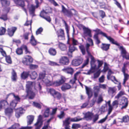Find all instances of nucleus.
I'll use <instances>...</instances> for the list:
<instances>
[{"label": "nucleus", "instance_id": "1", "mask_svg": "<svg viewBox=\"0 0 129 129\" xmlns=\"http://www.w3.org/2000/svg\"><path fill=\"white\" fill-rule=\"evenodd\" d=\"M93 31L95 32L94 34L93 38L94 40L96 41V43L99 46V44L101 43V41L99 39L98 35L100 34L104 37L106 38L109 41L113 44H115L118 46H119V44L115 40L110 36H108L107 34L102 32L100 29L98 28L95 29L93 30Z\"/></svg>", "mask_w": 129, "mask_h": 129}, {"label": "nucleus", "instance_id": "2", "mask_svg": "<svg viewBox=\"0 0 129 129\" xmlns=\"http://www.w3.org/2000/svg\"><path fill=\"white\" fill-rule=\"evenodd\" d=\"M26 86L27 95L29 96V99H33L35 96V94L32 90L33 82L30 81L27 82Z\"/></svg>", "mask_w": 129, "mask_h": 129}, {"label": "nucleus", "instance_id": "3", "mask_svg": "<svg viewBox=\"0 0 129 129\" xmlns=\"http://www.w3.org/2000/svg\"><path fill=\"white\" fill-rule=\"evenodd\" d=\"M33 61V58L30 56L27 55L23 58L22 62L25 65H29L31 63H32Z\"/></svg>", "mask_w": 129, "mask_h": 129}, {"label": "nucleus", "instance_id": "4", "mask_svg": "<svg viewBox=\"0 0 129 129\" xmlns=\"http://www.w3.org/2000/svg\"><path fill=\"white\" fill-rule=\"evenodd\" d=\"M50 94L54 97V98H57L59 99L61 97V94L59 92L56 91L53 88H51L49 89Z\"/></svg>", "mask_w": 129, "mask_h": 129}, {"label": "nucleus", "instance_id": "5", "mask_svg": "<svg viewBox=\"0 0 129 129\" xmlns=\"http://www.w3.org/2000/svg\"><path fill=\"white\" fill-rule=\"evenodd\" d=\"M0 52L3 56L6 57V62L9 64H11L12 63V61L10 57L9 56H6L5 52L2 48L0 47Z\"/></svg>", "mask_w": 129, "mask_h": 129}, {"label": "nucleus", "instance_id": "6", "mask_svg": "<svg viewBox=\"0 0 129 129\" xmlns=\"http://www.w3.org/2000/svg\"><path fill=\"white\" fill-rule=\"evenodd\" d=\"M83 35L85 37L88 36L90 37H92L91 30L88 27H86L85 26L83 27Z\"/></svg>", "mask_w": 129, "mask_h": 129}, {"label": "nucleus", "instance_id": "7", "mask_svg": "<svg viewBox=\"0 0 129 129\" xmlns=\"http://www.w3.org/2000/svg\"><path fill=\"white\" fill-rule=\"evenodd\" d=\"M66 80V78L63 76H61L60 79L54 82L53 83V84L56 86H59L63 83Z\"/></svg>", "mask_w": 129, "mask_h": 129}, {"label": "nucleus", "instance_id": "8", "mask_svg": "<svg viewBox=\"0 0 129 129\" xmlns=\"http://www.w3.org/2000/svg\"><path fill=\"white\" fill-rule=\"evenodd\" d=\"M42 116L41 115L39 116L37 122L35 124V129H40L42 124Z\"/></svg>", "mask_w": 129, "mask_h": 129}, {"label": "nucleus", "instance_id": "9", "mask_svg": "<svg viewBox=\"0 0 129 129\" xmlns=\"http://www.w3.org/2000/svg\"><path fill=\"white\" fill-rule=\"evenodd\" d=\"M120 104L122 105L121 109L125 108L128 105L127 99L125 97H123L120 102Z\"/></svg>", "mask_w": 129, "mask_h": 129}, {"label": "nucleus", "instance_id": "10", "mask_svg": "<svg viewBox=\"0 0 129 129\" xmlns=\"http://www.w3.org/2000/svg\"><path fill=\"white\" fill-rule=\"evenodd\" d=\"M25 112V110L22 108H20L16 109L15 110V115L16 117L19 118L20 115Z\"/></svg>", "mask_w": 129, "mask_h": 129}, {"label": "nucleus", "instance_id": "11", "mask_svg": "<svg viewBox=\"0 0 129 129\" xmlns=\"http://www.w3.org/2000/svg\"><path fill=\"white\" fill-rule=\"evenodd\" d=\"M77 12L75 10L72 9H71L70 11L68 10L65 15L68 17H70L72 16L73 15H77Z\"/></svg>", "mask_w": 129, "mask_h": 129}, {"label": "nucleus", "instance_id": "12", "mask_svg": "<svg viewBox=\"0 0 129 129\" xmlns=\"http://www.w3.org/2000/svg\"><path fill=\"white\" fill-rule=\"evenodd\" d=\"M84 116L83 119H85L87 120H90L92 119V117L93 113L91 112H88L84 114Z\"/></svg>", "mask_w": 129, "mask_h": 129}, {"label": "nucleus", "instance_id": "13", "mask_svg": "<svg viewBox=\"0 0 129 129\" xmlns=\"http://www.w3.org/2000/svg\"><path fill=\"white\" fill-rule=\"evenodd\" d=\"M9 8H7L6 9L3 10L4 12L5 13L2 15L0 17V19L3 20L4 21H6L8 19L7 14L9 12Z\"/></svg>", "mask_w": 129, "mask_h": 129}, {"label": "nucleus", "instance_id": "14", "mask_svg": "<svg viewBox=\"0 0 129 129\" xmlns=\"http://www.w3.org/2000/svg\"><path fill=\"white\" fill-rule=\"evenodd\" d=\"M62 70L63 72L71 75L73 74L74 72L73 69L69 67H65Z\"/></svg>", "mask_w": 129, "mask_h": 129}, {"label": "nucleus", "instance_id": "15", "mask_svg": "<svg viewBox=\"0 0 129 129\" xmlns=\"http://www.w3.org/2000/svg\"><path fill=\"white\" fill-rule=\"evenodd\" d=\"M83 60L82 58L73 60L72 62V64L74 66H78L82 62Z\"/></svg>", "mask_w": 129, "mask_h": 129}, {"label": "nucleus", "instance_id": "16", "mask_svg": "<svg viewBox=\"0 0 129 129\" xmlns=\"http://www.w3.org/2000/svg\"><path fill=\"white\" fill-rule=\"evenodd\" d=\"M17 29V28L15 27H13L10 28H8L7 31L8 35L10 36H12Z\"/></svg>", "mask_w": 129, "mask_h": 129}, {"label": "nucleus", "instance_id": "17", "mask_svg": "<svg viewBox=\"0 0 129 129\" xmlns=\"http://www.w3.org/2000/svg\"><path fill=\"white\" fill-rule=\"evenodd\" d=\"M59 62L63 64L67 65L69 63V60L68 58L66 57H62L60 59Z\"/></svg>", "mask_w": 129, "mask_h": 129}, {"label": "nucleus", "instance_id": "18", "mask_svg": "<svg viewBox=\"0 0 129 129\" xmlns=\"http://www.w3.org/2000/svg\"><path fill=\"white\" fill-rule=\"evenodd\" d=\"M58 37L59 39L61 40H64L65 37L64 30L61 29H60L59 30V32L57 34Z\"/></svg>", "mask_w": 129, "mask_h": 129}, {"label": "nucleus", "instance_id": "19", "mask_svg": "<svg viewBox=\"0 0 129 129\" xmlns=\"http://www.w3.org/2000/svg\"><path fill=\"white\" fill-rule=\"evenodd\" d=\"M11 79L14 82H16L17 79V73L15 71L13 70L11 72Z\"/></svg>", "mask_w": 129, "mask_h": 129}, {"label": "nucleus", "instance_id": "20", "mask_svg": "<svg viewBox=\"0 0 129 129\" xmlns=\"http://www.w3.org/2000/svg\"><path fill=\"white\" fill-rule=\"evenodd\" d=\"M3 7L5 8L9 6L10 4V0H0Z\"/></svg>", "mask_w": 129, "mask_h": 129}, {"label": "nucleus", "instance_id": "21", "mask_svg": "<svg viewBox=\"0 0 129 129\" xmlns=\"http://www.w3.org/2000/svg\"><path fill=\"white\" fill-rule=\"evenodd\" d=\"M8 106V103L5 100H2L0 101V108H5Z\"/></svg>", "mask_w": 129, "mask_h": 129}, {"label": "nucleus", "instance_id": "22", "mask_svg": "<svg viewBox=\"0 0 129 129\" xmlns=\"http://www.w3.org/2000/svg\"><path fill=\"white\" fill-rule=\"evenodd\" d=\"M116 89L115 87H109L108 90V93L110 95L113 96L115 94Z\"/></svg>", "mask_w": 129, "mask_h": 129}, {"label": "nucleus", "instance_id": "23", "mask_svg": "<svg viewBox=\"0 0 129 129\" xmlns=\"http://www.w3.org/2000/svg\"><path fill=\"white\" fill-rule=\"evenodd\" d=\"M5 115L8 117L10 116L13 113V109L10 108L6 109L5 111Z\"/></svg>", "mask_w": 129, "mask_h": 129}, {"label": "nucleus", "instance_id": "24", "mask_svg": "<svg viewBox=\"0 0 129 129\" xmlns=\"http://www.w3.org/2000/svg\"><path fill=\"white\" fill-rule=\"evenodd\" d=\"M27 125H30L32 123L34 118V116L33 115H29L27 116Z\"/></svg>", "mask_w": 129, "mask_h": 129}, {"label": "nucleus", "instance_id": "25", "mask_svg": "<svg viewBox=\"0 0 129 129\" xmlns=\"http://www.w3.org/2000/svg\"><path fill=\"white\" fill-rule=\"evenodd\" d=\"M93 89L94 96L96 98L99 93L100 90V88L98 86H95L93 87Z\"/></svg>", "mask_w": 129, "mask_h": 129}, {"label": "nucleus", "instance_id": "26", "mask_svg": "<svg viewBox=\"0 0 129 129\" xmlns=\"http://www.w3.org/2000/svg\"><path fill=\"white\" fill-rule=\"evenodd\" d=\"M85 87L86 90V93L88 95V98H90L92 96V95L91 93V88L87 87L86 86H85Z\"/></svg>", "mask_w": 129, "mask_h": 129}, {"label": "nucleus", "instance_id": "27", "mask_svg": "<svg viewBox=\"0 0 129 129\" xmlns=\"http://www.w3.org/2000/svg\"><path fill=\"white\" fill-rule=\"evenodd\" d=\"M29 72H23L21 74V78L23 79H24L28 77L29 75Z\"/></svg>", "mask_w": 129, "mask_h": 129}, {"label": "nucleus", "instance_id": "28", "mask_svg": "<svg viewBox=\"0 0 129 129\" xmlns=\"http://www.w3.org/2000/svg\"><path fill=\"white\" fill-rule=\"evenodd\" d=\"M71 86L70 85L67 84H65L63 85L61 87L62 90L63 91H65L66 90L70 89Z\"/></svg>", "mask_w": 129, "mask_h": 129}, {"label": "nucleus", "instance_id": "29", "mask_svg": "<svg viewBox=\"0 0 129 129\" xmlns=\"http://www.w3.org/2000/svg\"><path fill=\"white\" fill-rule=\"evenodd\" d=\"M99 116L98 114H96L94 115L93 114L91 120H92L93 123H95L99 119Z\"/></svg>", "mask_w": 129, "mask_h": 129}, {"label": "nucleus", "instance_id": "30", "mask_svg": "<svg viewBox=\"0 0 129 129\" xmlns=\"http://www.w3.org/2000/svg\"><path fill=\"white\" fill-rule=\"evenodd\" d=\"M110 45L109 44L103 43L102 44V46L101 47V48L103 50L106 51L109 49Z\"/></svg>", "mask_w": 129, "mask_h": 129}, {"label": "nucleus", "instance_id": "31", "mask_svg": "<svg viewBox=\"0 0 129 129\" xmlns=\"http://www.w3.org/2000/svg\"><path fill=\"white\" fill-rule=\"evenodd\" d=\"M96 65L95 64H91V69L88 71L87 73H85V74L86 75H90L94 71L92 70H94L96 68Z\"/></svg>", "mask_w": 129, "mask_h": 129}, {"label": "nucleus", "instance_id": "32", "mask_svg": "<svg viewBox=\"0 0 129 129\" xmlns=\"http://www.w3.org/2000/svg\"><path fill=\"white\" fill-rule=\"evenodd\" d=\"M30 42L33 46H35L37 44V42L33 35L31 36Z\"/></svg>", "mask_w": 129, "mask_h": 129}, {"label": "nucleus", "instance_id": "33", "mask_svg": "<svg viewBox=\"0 0 129 129\" xmlns=\"http://www.w3.org/2000/svg\"><path fill=\"white\" fill-rule=\"evenodd\" d=\"M35 7L33 5H31L30 7L29 8V11L30 14H31L33 16H34L35 11Z\"/></svg>", "mask_w": 129, "mask_h": 129}, {"label": "nucleus", "instance_id": "34", "mask_svg": "<svg viewBox=\"0 0 129 129\" xmlns=\"http://www.w3.org/2000/svg\"><path fill=\"white\" fill-rule=\"evenodd\" d=\"M70 117H68L66 118L65 120L63 121V126L69 125L70 124Z\"/></svg>", "mask_w": 129, "mask_h": 129}, {"label": "nucleus", "instance_id": "35", "mask_svg": "<svg viewBox=\"0 0 129 129\" xmlns=\"http://www.w3.org/2000/svg\"><path fill=\"white\" fill-rule=\"evenodd\" d=\"M83 119V118H80L79 116H77L74 118L70 117V121L73 122H76L79 121Z\"/></svg>", "mask_w": 129, "mask_h": 129}, {"label": "nucleus", "instance_id": "36", "mask_svg": "<svg viewBox=\"0 0 129 129\" xmlns=\"http://www.w3.org/2000/svg\"><path fill=\"white\" fill-rule=\"evenodd\" d=\"M38 75L37 72L35 71H33L32 72L31 74L30 75V77L33 79H35L37 77Z\"/></svg>", "mask_w": 129, "mask_h": 129}, {"label": "nucleus", "instance_id": "37", "mask_svg": "<svg viewBox=\"0 0 129 129\" xmlns=\"http://www.w3.org/2000/svg\"><path fill=\"white\" fill-rule=\"evenodd\" d=\"M42 81L48 85H51V81L46 77H45L44 78H43Z\"/></svg>", "mask_w": 129, "mask_h": 129}, {"label": "nucleus", "instance_id": "38", "mask_svg": "<svg viewBox=\"0 0 129 129\" xmlns=\"http://www.w3.org/2000/svg\"><path fill=\"white\" fill-rule=\"evenodd\" d=\"M49 52L51 55H55L56 54V51L55 49L52 48L49 49Z\"/></svg>", "mask_w": 129, "mask_h": 129}, {"label": "nucleus", "instance_id": "39", "mask_svg": "<svg viewBox=\"0 0 129 129\" xmlns=\"http://www.w3.org/2000/svg\"><path fill=\"white\" fill-rule=\"evenodd\" d=\"M59 47L61 50L64 51L66 49V45L62 43H59Z\"/></svg>", "mask_w": 129, "mask_h": 129}, {"label": "nucleus", "instance_id": "40", "mask_svg": "<svg viewBox=\"0 0 129 129\" xmlns=\"http://www.w3.org/2000/svg\"><path fill=\"white\" fill-rule=\"evenodd\" d=\"M19 124L18 123H15L11 127L8 128V129H16L19 126Z\"/></svg>", "mask_w": 129, "mask_h": 129}, {"label": "nucleus", "instance_id": "41", "mask_svg": "<svg viewBox=\"0 0 129 129\" xmlns=\"http://www.w3.org/2000/svg\"><path fill=\"white\" fill-rule=\"evenodd\" d=\"M62 20L63 22V23L65 24L66 33L67 35V36L68 37H69V27L65 21L63 20Z\"/></svg>", "mask_w": 129, "mask_h": 129}, {"label": "nucleus", "instance_id": "42", "mask_svg": "<svg viewBox=\"0 0 129 129\" xmlns=\"http://www.w3.org/2000/svg\"><path fill=\"white\" fill-rule=\"evenodd\" d=\"M77 48L74 46L72 45L70 46L69 49V51L72 53L75 51L77 50Z\"/></svg>", "mask_w": 129, "mask_h": 129}, {"label": "nucleus", "instance_id": "43", "mask_svg": "<svg viewBox=\"0 0 129 129\" xmlns=\"http://www.w3.org/2000/svg\"><path fill=\"white\" fill-rule=\"evenodd\" d=\"M103 101V97L101 95H99L96 101V102L98 104H100Z\"/></svg>", "mask_w": 129, "mask_h": 129}, {"label": "nucleus", "instance_id": "44", "mask_svg": "<svg viewBox=\"0 0 129 129\" xmlns=\"http://www.w3.org/2000/svg\"><path fill=\"white\" fill-rule=\"evenodd\" d=\"M125 94L124 92L123 91H121L119 92L117 95L115 96V98L118 99L120 97Z\"/></svg>", "mask_w": 129, "mask_h": 129}, {"label": "nucleus", "instance_id": "45", "mask_svg": "<svg viewBox=\"0 0 129 129\" xmlns=\"http://www.w3.org/2000/svg\"><path fill=\"white\" fill-rule=\"evenodd\" d=\"M124 78L123 79V84L124 85L126 81L128 79L129 77V75L125 73L123 74Z\"/></svg>", "mask_w": 129, "mask_h": 129}, {"label": "nucleus", "instance_id": "46", "mask_svg": "<svg viewBox=\"0 0 129 129\" xmlns=\"http://www.w3.org/2000/svg\"><path fill=\"white\" fill-rule=\"evenodd\" d=\"M22 49L21 47L20 48H18L16 50V53L19 55L22 54L23 53Z\"/></svg>", "mask_w": 129, "mask_h": 129}, {"label": "nucleus", "instance_id": "47", "mask_svg": "<svg viewBox=\"0 0 129 129\" xmlns=\"http://www.w3.org/2000/svg\"><path fill=\"white\" fill-rule=\"evenodd\" d=\"M120 49L121 50L122 56L123 55H125L127 53L126 50L123 48L122 46H120L119 47Z\"/></svg>", "mask_w": 129, "mask_h": 129}, {"label": "nucleus", "instance_id": "48", "mask_svg": "<svg viewBox=\"0 0 129 129\" xmlns=\"http://www.w3.org/2000/svg\"><path fill=\"white\" fill-rule=\"evenodd\" d=\"M6 29L5 28L1 27L0 28V35H4L6 32Z\"/></svg>", "mask_w": 129, "mask_h": 129}, {"label": "nucleus", "instance_id": "49", "mask_svg": "<svg viewBox=\"0 0 129 129\" xmlns=\"http://www.w3.org/2000/svg\"><path fill=\"white\" fill-rule=\"evenodd\" d=\"M118 102L117 100H115L113 101L112 103V106L113 108H116L118 106Z\"/></svg>", "mask_w": 129, "mask_h": 129}, {"label": "nucleus", "instance_id": "50", "mask_svg": "<svg viewBox=\"0 0 129 129\" xmlns=\"http://www.w3.org/2000/svg\"><path fill=\"white\" fill-rule=\"evenodd\" d=\"M79 47L83 55L85 54V50L84 46L83 45H80L79 46Z\"/></svg>", "mask_w": 129, "mask_h": 129}, {"label": "nucleus", "instance_id": "51", "mask_svg": "<svg viewBox=\"0 0 129 129\" xmlns=\"http://www.w3.org/2000/svg\"><path fill=\"white\" fill-rule=\"evenodd\" d=\"M17 103V102H16V100H13L10 103V105L12 107L15 108L16 107Z\"/></svg>", "mask_w": 129, "mask_h": 129}, {"label": "nucleus", "instance_id": "52", "mask_svg": "<svg viewBox=\"0 0 129 129\" xmlns=\"http://www.w3.org/2000/svg\"><path fill=\"white\" fill-rule=\"evenodd\" d=\"M49 12L48 11H47V10H46L45 11L44 10H43L42 11H41L40 14V16L41 17V14H42V15H43V16L44 17H45L46 15L48 14Z\"/></svg>", "mask_w": 129, "mask_h": 129}, {"label": "nucleus", "instance_id": "53", "mask_svg": "<svg viewBox=\"0 0 129 129\" xmlns=\"http://www.w3.org/2000/svg\"><path fill=\"white\" fill-rule=\"evenodd\" d=\"M45 77H46L45 76V73H40L39 75V79H38L39 81H41V79H42V80L43 78H44Z\"/></svg>", "mask_w": 129, "mask_h": 129}, {"label": "nucleus", "instance_id": "54", "mask_svg": "<svg viewBox=\"0 0 129 129\" xmlns=\"http://www.w3.org/2000/svg\"><path fill=\"white\" fill-rule=\"evenodd\" d=\"M33 105L34 106L39 109H40L41 108V105L39 103L33 102Z\"/></svg>", "mask_w": 129, "mask_h": 129}, {"label": "nucleus", "instance_id": "55", "mask_svg": "<svg viewBox=\"0 0 129 129\" xmlns=\"http://www.w3.org/2000/svg\"><path fill=\"white\" fill-rule=\"evenodd\" d=\"M80 125L79 124L74 123L72 125V129H77L80 127Z\"/></svg>", "mask_w": 129, "mask_h": 129}, {"label": "nucleus", "instance_id": "56", "mask_svg": "<svg viewBox=\"0 0 129 129\" xmlns=\"http://www.w3.org/2000/svg\"><path fill=\"white\" fill-rule=\"evenodd\" d=\"M49 108H47L44 113V115L45 117H47L49 115Z\"/></svg>", "mask_w": 129, "mask_h": 129}, {"label": "nucleus", "instance_id": "57", "mask_svg": "<svg viewBox=\"0 0 129 129\" xmlns=\"http://www.w3.org/2000/svg\"><path fill=\"white\" fill-rule=\"evenodd\" d=\"M123 122H127L129 121V117L127 115L124 116L122 119Z\"/></svg>", "mask_w": 129, "mask_h": 129}, {"label": "nucleus", "instance_id": "58", "mask_svg": "<svg viewBox=\"0 0 129 129\" xmlns=\"http://www.w3.org/2000/svg\"><path fill=\"white\" fill-rule=\"evenodd\" d=\"M22 48L25 50V52L26 54L30 53V52L27 49V46L25 45H23L21 46Z\"/></svg>", "mask_w": 129, "mask_h": 129}, {"label": "nucleus", "instance_id": "59", "mask_svg": "<svg viewBox=\"0 0 129 129\" xmlns=\"http://www.w3.org/2000/svg\"><path fill=\"white\" fill-rule=\"evenodd\" d=\"M101 72L100 71H98L94 74L93 78L95 79L98 77L100 75Z\"/></svg>", "mask_w": 129, "mask_h": 129}, {"label": "nucleus", "instance_id": "60", "mask_svg": "<svg viewBox=\"0 0 129 129\" xmlns=\"http://www.w3.org/2000/svg\"><path fill=\"white\" fill-rule=\"evenodd\" d=\"M72 41L73 46L78 45L79 44L78 41L74 38L72 39Z\"/></svg>", "mask_w": 129, "mask_h": 129}, {"label": "nucleus", "instance_id": "61", "mask_svg": "<svg viewBox=\"0 0 129 129\" xmlns=\"http://www.w3.org/2000/svg\"><path fill=\"white\" fill-rule=\"evenodd\" d=\"M91 45L89 44L88 43H87L85 46V48L86 49V51L88 55L90 54L89 52V47Z\"/></svg>", "mask_w": 129, "mask_h": 129}, {"label": "nucleus", "instance_id": "62", "mask_svg": "<svg viewBox=\"0 0 129 129\" xmlns=\"http://www.w3.org/2000/svg\"><path fill=\"white\" fill-rule=\"evenodd\" d=\"M43 30V28L40 27L36 31V34L37 35L41 34Z\"/></svg>", "mask_w": 129, "mask_h": 129}, {"label": "nucleus", "instance_id": "63", "mask_svg": "<svg viewBox=\"0 0 129 129\" xmlns=\"http://www.w3.org/2000/svg\"><path fill=\"white\" fill-rule=\"evenodd\" d=\"M29 68L31 69H34L37 68L38 66L37 65H34L33 64H30Z\"/></svg>", "mask_w": 129, "mask_h": 129}, {"label": "nucleus", "instance_id": "64", "mask_svg": "<svg viewBox=\"0 0 129 129\" xmlns=\"http://www.w3.org/2000/svg\"><path fill=\"white\" fill-rule=\"evenodd\" d=\"M113 72L111 70H109L108 72V75H107V78L108 80H110V76L111 75L113 74Z\"/></svg>", "mask_w": 129, "mask_h": 129}]
</instances>
